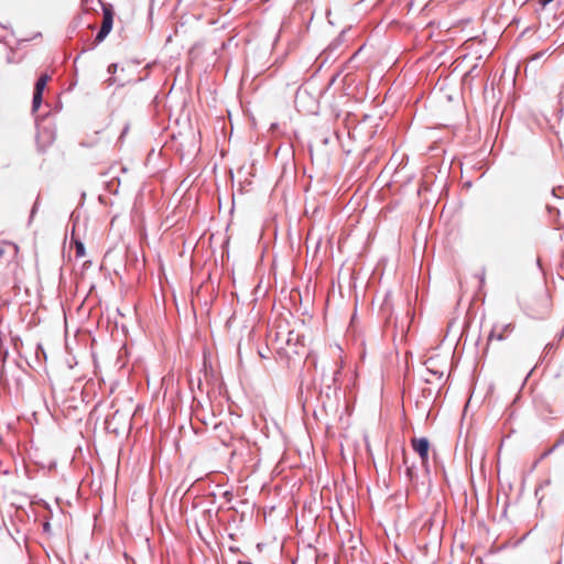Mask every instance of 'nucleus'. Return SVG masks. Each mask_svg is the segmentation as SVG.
I'll return each mask as SVG.
<instances>
[{"instance_id":"obj_44","label":"nucleus","mask_w":564,"mask_h":564,"mask_svg":"<svg viewBox=\"0 0 564 564\" xmlns=\"http://www.w3.org/2000/svg\"><path fill=\"white\" fill-rule=\"evenodd\" d=\"M223 496H224V497L229 501V500H230V497L232 496V494H231L230 491H228V490H225V491L223 492Z\"/></svg>"},{"instance_id":"obj_27","label":"nucleus","mask_w":564,"mask_h":564,"mask_svg":"<svg viewBox=\"0 0 564 564\" xmlns=\"http://www.w3.org/2000/svg\"><path fill=\"white\" fill-rule=\"evenodd\" d=\"M111 75L106 78L104 80V84L107 86V87H110L115 84H118V86H124V83L123 82H119V79L115 76L116 73H110Z\"/></svg>"},{"instance_id":"obj_33","label":"nucleus","mask_w":564,"mask_h":564,"mask_svg":"<svg viewBox=\"0 0 564 564\" xmlns=\"http://www.w3.org/2000/svg\"><path fill=\"white\" fill-rule=\"evenodd\" d=\"M217 124H220L221 130H224V128H225V121H224V118H223L221 116L216 117V118L214 119V131L216 130V126H217Z\"/></svg>"},{"instance_id":"obj_8","label":"nucleus","mask_w":564,"mask_h":564,"mask_svg":"<svg viewBox=\"0 0 564 564\" xmlns=\"http://www.w3.org/2000/svg\"><path fill=\"white\" fill-rule=\"evenodd\" d=\"M341 370L338 368L333 372L330 383L325 384V387L321 390V397L325 400L322 401V405L325 409L327 403L334 398L335 400H338V393L340 392V387L333 386L340 376Z\"/></svg>"},{"instance_id":"obj_38","label":"nucleus","mask_w":564,"mask_h":564,"mask_svg":"<svg viewBox=\"0 0 564 564\" xmlns=\"http://www.w3.org/2000/svg\"><path fill=\"white\" fill-rule=\"evenodd\" d=\"M14 348H18V344H22V339L20 336L15 335L11 337Z\"/></svg>"},{"instance_id":"obj_9","label":"nucleus","mask_w":564,"mask_h":564,"mask_svg":"<svg viewBox=\"0 0 564 564\" xmlns=\"http://www.w3.org/2000/svg\"><path fill=\"white\" fill-rule=\"evenodd\" d=\"M533 406L535 411L544 419L547 420L545 414L553 415L555 414V410L553 409L549 398L542 393H536L533 397Z\"/></svg>"},{"instance_id":"obj_6","label":"nucleus","mask_w":564,"mask_h":564,"mask_svg":"<svg viewBox=\"0 0 564 564\" xmlns=\"http://www.w3.org/2000/svg\"><path fill=\"white\" fill-rule=\"evenodd\" d=\"M212 360L209 351H204V381L200 377L197 378V387L200 393L206 394V398L212 403Z\"/></svg>"},{"instance_id":"obj_41","label":"nucleus","mask_w":564,"mask_h":564,"mask_svg":"<svg viewBox=\"0 0 564 564\" xmlns=\"http://www.w3.org/2000/svg\"><path fill=\"white\" fill-rule=\"evenodd\" d=\"M533 371H534V368H532V369L528 372V375L525 376V378H524V380H523V382H522V384H521V389L524 387V384L527 383V381H528L529 377L532 375V372H533Z\"/></svg>"},{"instance_id":"obj_11","label":"nucleus","mask_w":564,"mask_h":564,"mask_svg":"<svg viewBox=\"0 0 564 564\" xmlns=\"http://www.w3.org/2000/svg\"><path fill=\"white\" fill-rule=\"evenodd\" d=\"M412 449L419 455L421 460H427L430 456L431 443L426 436L414 437L411 441Z\"/></svg>"},{"instance_id":"obj_40","label":"nucleus","mask_w":564,"mask_h":564,"mask_svg":"<svg viewBox=\"0 0 564 564\" xmlns=\"http://www.w3.org/2000/svg\"><path fill=\"white\" fill-rule=\"evenodd\" d=\"M429 371L431 373H433L434 376H436L438 379H441L443 377V371H440V370H431L429 369Z\"/></svg>"},{"instance_id":"obj_25","label":"nucleus","mask_w":564,"mask_h":564,"mask_svg":"<svg viewBox=\"0 0 564 564\" xmlns=\"http://www.w3.org/2000/svg\"><path fill=\"white\" fill-rule=\"evenodd\" d=\"M42 104H43V95L33 93L32 106H31L32 112H36L40 109V107L42 106Z\"/></svg>"},{"instance_id":"obj_62","label":"nucleus","mask_w":564,"mask_h":564,"mask_svg":"<svg viewBox=\"0 0 564 564\" xmlns=\"http://www.w3.org/2000/svg\"><path fill=\"white\" fill-rule=\"evenodd\" d=\"M494 75H498V72H495ZM496 76H494L492 80H495Z\"/></svg>"},{"instance_id":"obj_29","label":"nucleus","mask_w":564,"mask_h":564,"mask_svg":"<svg viewBox=\"0 0 564 564\" xmlns=\"http://www.w3.org/2000/svg\"><path fill=\"white\" fill-rule=\"evenodd\" d=\"M546 210L550 214V216H554L556 219L560 218L561 212H560V209L557 207L552 206V205H547L546 206Z\"/></svg>"},{"instance_id":"obj_45","label":"nucleus","mask_w":564,"mask_h":564,"mask_svg":"<svg viewBox=\"0 0 564 564\" xmlns=\"http://www.w3.org/2000/svg\"><path fill=\"white\" fill-rule=\"evenodd\" d=\"M258 354H259L260 358H262V359L268 358V355H267V354H265V351H263L262 349H259V350H258Z\"/></svg>"},{"instance_id":"obj_30","label":"nucleus","mask_w":564,"mask_h":564,"mask_svg":"<svg viewBox=\"0 0 564 564\" xmlns=\"http://www.w3.org/2000/svg\"><path fill=\"white\" fill-rule=\"evenodd\" d=\"M554 0H538L536 12L543 11Z\"/></svg>"},{"instance_id":"obj_10","label":"nucleus","mask_w":564,"mask_h":564,"mask_svg":"<svg viewBox=\"0 0 564 564\" xmlns=\"http://www.w3.org/2000/svg\"><path fill=\"white\" fill-rule=\"evenodd\" d=\"M379 315L383 319L386 326H390L394 316L393 303L391 300V291H387L379 308Z\"/></svg>"},{"instance_id":"obj_46","label":"nucleus","mask_w":564,"mask_h":564,"mask_svg":"<svg viewBox=\"0 0 564 564\" xmlns=\"http://www.w3.org/2000/svg\"><path fill=\"white\" fill-rule=\"evenodd\" d=\"M195 416H196V419H197L198 421H200L204 425H207V422H206L205 417L199 419V417H198L197 412H195Z\"/></svg>"},{"instance_id":"obj_18","label":"nucleus","mask_w":564,"mask_h":564,"mask_svg":"<svg viewBox=\"0 0 564 564\" xmlns=\"http://www.w3.org/2000/svg\"><path fill=\"white\" fill-rule=\"evenodd\" d=\"M513 328H514V325L512 323L505 324L501 327V332L498 334L495 332V328H492L488 335V340H491L494 338H496L497 340H500V341L505 340L507 338V335L510 334L513 330Z\"/></svg>"},{"instance_id":"obj_22","label":"nucleus","mask_w":564,"mask_h":564,"mask_svg":"<svg viewBox=\"0 0 564 564\" xmlns=\"http://www.w3.org/2000/svg\"><path fill=\"white\" fill-rule=\"evenodd\" d=\"M112 26L113 25L108 24V22H102L101 28L97 31L96 36H95L96 44H99V43L104 42V40L111 32Z\"/></svg>"},{"instance_id":"obj_4","label":"nucleus","mask_w":564,"mask_h":564,"mask_svg":"<svg viewBox=\"0 0 564 564\" xmlns=\"http://www.w3.org/2000/svg\"><path fill=\"white\" fill-rule=\"evenodd\" d=\"M170 140H166V145H170V148L178 153L181 158H184L186 154H192V150L189 148H194L193 142V133L191 130L187 131V133L184 132H171L169 134Z\"/></svg>"},{"instance_id":"obj_23","label":"nucleus","mask_w":564,"mask_h":564,"mask_svg":"<svg viewBox=\"0 0 564 564\" xmlns=\"http://www.w3.org/2000/svg\"><path fill=\"white\" fill-rule=\"evenodd\" d=\"M72 245L75 247L76 258H83L86 254V248L84 242L78 238H72Z\"/></svg>"},{"instance_id":"obj_56","label":"nucleus","mask_w":564,"mask_h":564,"mask_svg":"<svg viewBox=\"0 0 564 564\" xmlns=\"http://www.w3.org/2000/svg\"><path fill=\"white\" fill-rule=\"evenodd\" d=\"M141 80H143V78H138V79L134 80V83H138V82H141Z\"/></svg>"},{"instance_id":"obj_28","label":"nucleus","mask_w":564,"mask_h":564,"mask_svg":"<svg viewBox=\"0 0 564 564\" xmlns=\"http://www.w3.org/2000/svg\"><path fill=\"white\" fill-rule=\"evenodd\" d=\"M39 207H40V195H37L32 208H31V212H30V216H29V225L32 223L35 214L37 213L39 210Z\"/></svg>"},{"instance_id":"obj_61","label":"nucleus","mask_w":564,"mask_h":564,"mask_svg":"<svg viewBox=\"0 0 564 564\" xmlns=\"http://www.w3.org/2000/svg\"><path fill=\"white\" fill-rule=\"evenodd\" d=\"M554 564H562V560L556 561Z\"/></svg>"},{"instance_id":"obj_21","label":"nucleus","mask_w":564,"mask_h":564,"mask_svg":"<svg viewBox=\"0 0 564 564\" xmlns=\"http://www.w3.org/2000/svg\"><path fill=\"white\" fill-rule=\"evenodd\" d=\"M50 79L48 73H41V76L35 82L33 93L43 95Z\"/></svg>"},{"instance_id":"obj_20","label":"nucleus","mask_w":564,"mask_h":564,"mask_svg":"<svg viewBox=\"0 0 564 564\" xmlns=\"http://www.w3.org/2000/svg\"><path fill=\"white\" fill-rule=\"evenodd\" d=\"M350 29L351 26L349 25L341 30L340 33L328 44L330 53L338 51V48L344 44L345 35Z\"/></svg>"},{"instance_id":"obj_54","label":"nucleus","mask_w":564,"mask_h":564,"mask_svg":"<svg viewBox=\"0 0 564 564\" xmlns=\"http://www.w3.org/2000/svg\"><path fill=\"white\" fill-rule=\"evenodd\" d=\"M564 94V84L562 85L561 87V91H560V95L562 96Z\"/></svg>"},{"instance_id":"obj_2","label":"nucleus","mask_w":564,"mask_h":564,"mask_svg":"<svg viewBox=\"0 0 564 564\" xmlns=\"http://www.w3.org/2000/svg\"><path fill=\"white\" fill-rule=\"evenodd\" d=\"M235 36L230 35V32L225 31V24L220 28L214 29V70H229L230 64L224 52L228 50L232 43Z\"/></svg>"},{"instance_id":"obj_1","label":"nucleus","mask_w":564,"mask_h":564,"mask_svg":"<svg viewBox=\"0 0 564 564\" xmlns=\"http://www.w3.org/2000/svg\"><path fill=\"white\" fill-rule=\"evenodd\" d=\"M326 74L327 73H312V75L296 88L295 104H303L305 94L324 96L343 73H333L327 78L325 77Z\"/></svg>"},{"instance_id":"obj_53","label":"nucleus","mask_w":564,"mask_h":564,"mask_svg":"<svg viewBox=\"0 0 564 564\" xmlns=\"http://www.w3.org/2000/svg\"><path fill=\"white\" fill-rule=\"evenodd\" d=\"M219 427H220V425H219V424H217V423H215V424L213 425L214 431L218 430Z\"/></svg>"},{"instance_id":"obj_52","label":"nucleus","mask_w":564,"mask_h":564,"mask_svg":"<svg viewBox=\"0 0 564 564\" xmlns=\"http://www.w3.org/2000/svg\"><path fill=\"white\" fill-rule=\"evenodd\" d=\"M477 68H478V65H477V64H474V65L469 68V70H470V72H474V70H477Z\"/></svg>"},{"instance_id":"obj_36","label":"nucleus","mask_w":564,"mask_h":564,"mask_svg":"<svg viewBox=\"0 0 564 564\" xmlns=\"http://www.w3.org/2000/svg\"><path fill=\"white\" fill-rule=\"evenodd\" d=\"M80 22H82L80 15L74 18V20L72 21V24H70L72 29L75 30L80 24Z\"/></svg>"},{"instance_id":"obj_3","label":"nucleus","mask_w":564,"mask_h":564,"mask_svg":"<svg viewBox=\"0 0 564 564\" xmlns=\"http://www.w3.org/2000/svg\"><path fill=\"white\" fill-rule=\"evenodd\" d=\"M357 54L358 52H355L349 57L341 59L340 52L335 51L330 53L329 46H327L316 56L312 67L314 70H322L326 65H328V67L335 65L334 70H345Z\"/></svg>"},{"instance_id":"obj_49","label":"nucleus","mask_w":564,"mask_h":564,"mask_svg":"<svg viewBox=\"0 0 564 564\" xmlns=\"http://www.w3.org/2000/svg\"><path fill=\"white\" fill-rule=\"evenodd\" d=\"M141 70H143V72L150 70V64H149V63H148V64H145V65L142 67V69H141Z\"/></svg>"},{"instance_id":"obj_57","label":"nucleus","mask_w":564,"mask_h":564,"mask_svg":"<svg viewBox=\"0 0 564 564\" xmlns=\"http://www.w3.org/2000/svg\"><path fill=\"white\" fill-rule=\"evenodd\" d=\"M467 75H471V72L465 73L464 78H465Z\"/></svg>"},{"instance_id":"obj_50","label":"nucleus","mask_w":564,"mask_h":564,"mask_svg":"<svg viewBox=\"0 0 564 564\" xmlns=\"http://www.w3.org/2000/svg\"><path fill=\"white\" fill-rule=\"evenodd\" d=\"M207 279H212V269H207L206 271Z\"/></svg>"},{"instance_id":"obj_48","label":"nucleus","mask_w":564,"mask_h":564,"mask_svg":"<svg viewBox=\"0 0 564 564\" xmlns=\"http://www.w3.org/2000/svg\"><path fill=\"white\" fill-rule=\"evenodd\" d=\"M192 427L195 431L196 434L199 433V427L195 425V423L192 422Z\"/></svg>"},{"instance_id":"obj_13","label":"nucleus","mask_w":564,"mask_h":564,"mask_svg":"<svg viewBox=\"0 0 564 564\" xmlns=\"http://www.w3.org/2000/svg\"><path fill=\"white\" fill-rule=\"evenodd\" d=\"M323 96H314L313 94H305V99L303 104H296L297 106H302L310 113H317L319 109V99Z\"/></svg>"},{"instance_id":"obj_5","label":"nucleus","mask_w":564,"mask_h":564,"mask_svg":"<svg viewBox=\"0 0 564 564\" xmlns=\"http://www.w3.org/2000/svg\"><path fill=\"white\" fill-rule=\"evenodd\" d=\"M355 74L356 73H344L340 84L345 95L357 98L365 94V84L362 79L357 80Z\"/></svg>"},{"instance_id":"obj_60","label":"nucleus","mask_w":564,"mask_h":564,"mask_svg":"<svg viewBox=\"0 0 564 564\" xmlns=\"http://www.w3.org/2000/svg\"><path fill=\"white\" fill-rule=\"evenodd\" d=\"M216 169H217V166H216V164H214V167H213L214 173L216 172Z\"/></svg>"},{"instance_id":"obj_15","label":"nucleus","mask_w":564,"mask_h":564,"mask_svg":"<svg viewBox=\"0 0 564 564\" xmlns=\"http://www.w3.org/2000/svg\"><path fill=\"white\" fill-rule=\"evenodd\" d=\"M422 467L424 469L427 481H422L421 486L423 487L424 498H427L432 491V480H431V467H430V458L427 460H421Z\"/></svg>"},{"instance_id":"obj_55","label":"nucleus","mask_w":564,"mask_h":564,"mask_svg":"<svg viewBox=\"0 0 564 564\" xmlns=\"http://www.w3.org/2000/svg\"><path fill=\"white\" fill-rule=\"evenodd\" d=\"M173 70H175V72L181 70V66H180V65H177Z\"/></svg>"},{"instance_id":"obj_24","label":"nucleus","mask_w":564,"mask_h":564,"mask_svg":"<svg viewBox=\"0 0 564 564\" xmlns=\"http://www.w3.org/2000/svg\"><path fill=\"white\" fill-rule=\"evenodd\" d=\"M558 447H560V446H555V444H554L553 446L545 448V449L540 454V456L538 457V459L534 462V464H533L532 468L534 469V468L538 466V464H539V463H541L543 459H545V458H546V457H549L551 454H553V453H554V451H555L556 448H558Z\"/></svg>"},{"instance_id":"obj_17","label":"nucleus","mask_w":564,"mask_h":564,"mask_svg":"<svg viewBox=\"0 0 564 564\" xmlns=\"http://www.w3.org/2000/svg\"><path fill=\"white\" fill-rule=\"evenodd\" d=\"M102 14H104V22H108V24L113 25V18H115V8L111 3L105 2L102 0H98Z\"/></svg>"},{"instance_id":"obj_59","label":"nucleus","mask_w":564,"mask_h":564,"mask_svg":"<svg viewBox=\"0 0 564 564\" xmlns=\"http://www.w3.org/2000/svg\"><path fill=\"white\" fill-rule=\"evenodd\" d=\"M213 497H214V503L216 502V494L214 492L213 494Z\"/></svg>"},{"instance_id":"obj_12","label":"nucleus","mask_w":564,"mask_h":564,"mask_svg":"<svg viewBox=\"0 0 564 564\" xmlns=\"http://www.w3.org/2000/svg\"><path fill=\"white\" fill-rule=\"evenodd\" d=\"M206 41H197L193 44V46L188 51V62L192 67L200 66L199 58L202 53L205 50Z\"/></svg>"},{"instance_id":"obj_19","label":"nucleus","mask_w":564,"mask_h":564,"mask_svg":"<svg viewBox=\"0 0 564 564\" xmlns=\"http://www.w3.org/2000/svg\"><path fill=\"white\" fill-rule=\"evenodd\" d=\"M139 63L140 62L138 59H126L122 63L113 62L108 65L106 70H118L119 68H120V70H127V69H131L135 65H139Z\"/></svg>"},{"instance_id":"obj_34","label":"nucleus","mask_w":564,"mask_h":564,"mask_svg":"<svg viewBox=\"0 0 564 564\" xmlns=\"http://www.w3.org/2000/svg\"><path fill=\"white\" fill-rule=\"evenodd\" d=\"M42 529H43V532L46 533V534H51L52 532V527H51V523L48 520L44 521L43 524H42Z\"/></svg>"},{"instance_id":"obj_31","label":"nucleus","mask_w":564,"mask_h":564,"mask_svg":"<svg viewBox=\"0 0 564 564\" xmlns=\"http://www.w3.org/2000/svg\"><path fill=\"white\" fill-rule=\"evenodd\" d=\"M171 74L174 75V80H177L178 78L181 80H184V82L188 80L189 73H187V72H184V73H171Z\"/></svg>"},{"instance_id":"obj_39","label":"nucleus","mask_w":564,"mask_h":564,"mask_svg":"<svg viewBox=\"0 0 564 564\" xmlns=\"http://www.w3.org/2000/svg\"><path fill=\"white\" fill-rule=\"evenodd\" d=\"M564 445V431L560 434L557 441L555 442V446Z\"/></svg>"},{"instance_id":"obj_47","label":"nucleus","mask_w":564,"mask_h":564,"mask_svg":"<svg viewBox=\"0 0 564 564\" xmlns=\"http://www.w3.org/2000/svg\"><path fill=\"white\" fill-rule=\"evenodd\" d=\"M519 74L520 73H518V72L512 73L511 80L516 82Z\"/></svg>"},{"instance_id":"obj_14","label":"nucleus","mask_w":564,"mask_h":564,"mask_svg":"<svg viewBox=\"0 0 564 564\" xmlns=\"http://www.w3.org/2000/svg\"><path fill=\"white\" fill-rule=\"evenodd\" d=\"M54 138L48 130H43L36 135V144L39 152L43 153L46 150V147L53 142Z\"/></svg>"},{"instance_id":"obj_37","label":"nucleus","mask_w":564,"mask_h":564,"mask_svg":"<svg viewBox=\"0 0 564 564\" xmlns=\"http://www.w3.org/2000/svg\"><path fill=\"white\" fill-rule=\"evenodd\" d=\"M476 276L479 279V284H480L479 286L484 288V285H485V268L482 269L481 273L477 274Z\"/></svg>"},{"instance_id":"obj_51","label":"nucleus","mask_w":564,"mask_h":564,"mask_svg":"<svg viewBox=\"0 0 564 564\" xmlns=\"http://www.w3.org/2000/svg\"><path fill=\"white\" fill-rule=\"evenodd\" d=\"M194 401H196L198 404H200V400H199V397L198 394H194Z\"/></svg>"},{"instance_id":"obj_26","label":"nucleus","mask_w":564,"mask_h":564,"mask_svg":"<svg viewBox=\"0 0 564 564\" xmlns=\"http://www.w3.org/2000/svg\"><path fill=\"white\" fill-rule=\"evenodd\" d=\"M91 3H93V0H82V3H80L82 11L84 13H91V12L97 13V10L90 6Z\"/></svg>"},{"instance_id":"obj_32","label":"nucleus","mask_w":564,"mask_h":564,"mask_svg":"<svg viewBox=\"0 0 564 564\" xmlns=\"http://www.w3.org/2000/svg\"><path fill=\"white\" fill-rule=\"evenodd\" d=\"M35 355H36V358L40 359L41 356H43L44 358H46V352H45V349L44 347L42 346V344H37L36 346V350H35Z\"/></svg>"},{"instance_id":"obj_16","label":"nucleus","mask_w":564,"mask_h":564,"mask_svg":"<svg viewBox=\"0 0 564 564\" xmlns=\"http://www.w3.org/2000/svg\"><path fill=\"white\" fill-rule=\"evenodd\" d=\"M404 475L411 487L419 490L421 482L415 465L406 466Z\"/></svg>"},{"instance_id":"obj_42","label":"nucleus","mask_w":564,"mask_h":564,"mask_svg":"<svg viewBox=\"0 0 564 564\" xmlns=\"http://www.w3.org/2000/svg\"><path fill=\"white\" fill-rule=\"evenodd\" d=\"M564 337V327L556 334L555 338L556 340H562V338Z\"/></svg>"},{"instance_id":"obj_7","label":"nucleus","mask_w":564,"mask_h":564,"mask_svg":"<svg viewBox=\"0 0 564 564\" xmlns=\"http://www.w3.org/2000/svg\"><path fill=\"white\" fill-rule=\"evenodd\" d=\"M212 513L209 509L203 511L200 521H196L195 527L198 536L200 540L209 547L210 541L209 536L212 535Z\"/></svg>"},{"instance_id":"obj_35","label":"nucleus","mask_w":564,"mask_h":564,"mask_svg":"<svg viewBox=\"0 0 564 564\" xmlns=\"http://www.w3.org/2000/svg\"><path fill=\"white\" fill-rule=\"evenodd\" d=\"M554 349H555V345L553 343H549V344L545 345L543 352L545 355H547L551 351H553Z\"/></svg>"},{"instance_id":"obj_58","label":"nucleus","mask_w":564,"mask_h":564,"mask_svg":"<svg viewBox=\"0 0 564 564\" xmlns=\"http://www.w3.org/2000/svg\"><path fill=\"white\" fill-rule=\"evenodd\" d=\"M213 263H214V267H216L217 261H216V259H215V258H214V260H213Z\"/></svg>"},{"instance_id":"obj_43","label":"nucleus","mask_w":564,"mask_h":564,"mask_svg":"<svg viewBox=\"0 0 564 564\" xmlns=\"http://www.w3.org/2000/svg\"><path fill=\"white\" fill-rule=\"evenodd\" d=\"M204 241L207 242L208 246H212V234L209 236L205 234Z\"/></svg>"}]
</instances>
